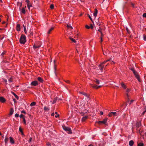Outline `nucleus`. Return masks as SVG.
Here are the masks:
<instances>
[{
	"label": "nucleus",
	"instance_id": "1",
	"mask_svg": "<svg viewBox=\"0 0 146 146\" xmlns=\"http://www.w3.org/2000/svg\"><path fill=\"white\" fill-rule=\"evenodd\" d=\"M19 41L21 43L23 44H25L26 42L25 36L23 35H22L20 38Z\"/></svg>",
	"mask_w": 146,
	"mask_h": 146
},
{
	"label": "nucleus",
	"instance_id": "2",
	"mask_svg": "<svg viewBox=\"0 0 146 146\" xmlns=\"http://www.w3.org/2000/svg\"><path fill=\"white\" fill-rule=\"evenodd\" d=\"M63 129L66 131H67L68 134H71L72 133V132L71 129L68 127H67L64 125L62 126Z\"/></svg>",
	"mask_w": 146,
	"mask_h": 146
},
{
	"label": "nucleus",
	"instance_id": "3",
	"mask_svg": "<svg viewBox=\"0 0 146 146\" xmlns=\"http://www.w3.org/2000/svg\"><path fill=\"white\" fill-rule=\"evenodd\" d=\"M108 118H105L102 121H100L97 122L99 124H101L102 123H103L105 125L107 124Z\"/></svg>",
	"mask_w": 146,
	"mask_h": 146
},
{
	"label": "nucleus",
	"instance_id": "4",
	"mask_svg": "<svg viewBox=\"0 0 146 146\" xmlns=\"http://www.w3.org/2000/svg\"><path fill=\"white\" fill-rule=\"evenodd\" d=\"M110 60H106V61H104L102 63L100 64V69L101 70H102L103 69L104 66V64L107 62L109 61Z\"/></svg>",
	"mask_w": 146,
	"mask_h": 146
},
{
	"label": "nucleus",
	"instance_id": "5",
	"mask_svg": "<svg viewBox=\"0 0 146 146\" xmlns=\"http://www.w3.org/2000/svg\"><path fill=\"white\" fill-rule=\"evenodd\" d=\"M40 47V45L39 44V43H35L33 46V48L34 49H35L37 48H39Z\"/></svg>",
	"mask_w": 146,
	"mask_h": 146
},
{
	"label": "nucleus",
	"instance_id": "6",
	"mask_svg": "<svg viewBox=\"0 0 146 146\" xmlns=\"http://www.w3.org/2000/svg\"><path fill=\"white\" fill-rule=\"evenodd\" d=\"M134 75H135V77L137 78V79L138 80L139 82H140V80L139 79V77L138 74L137 72L136 71L135 72V73H133Z\"/></svg>",
	"mask_w": 146,
	"mask_h": 146
},
{
	"label": "nucleus",
	"instance_id": "7",
	"mask_svg": "<svg viewBox=\"0 0 146 146\" xmlns=\"http://www.w3.org/2000/svg\"><path fill=\"white\" fill-rule=\"evenodd\" d=\"M56 62V60H54V72L55 74V75L56 76H57V74L56 73V65L55 64V62Z\"/></svg>",
	"mask_w": 146,
	"mask_h": 146
},
{
	"label": "nucleus",
	"instance_id": "8",
	"mask_svg": "<svg viewBox=\"0 0 146 146\" xmlns=\"http://www.w3.org/2000/svg\"><path fill=\"white\" fill-rule=\"evenodd\" d=\"M38 85V82L37 81H34L32 82L31 83V85L34 86H36Z\"/></svg>",
	"mask_w": 146,
	"mask_h": 146
},
{
	"label": "nucleus",
	"instance_id": "9",
	"mask_svg": "<svg viewBox=\"0 0 146 146\" xmlns=\"http://www.w3.org/2000/svg\"><path fill=\"white\" fill-rule=\"evenodd\" d=\"M6 100L3 97H0V102L2 103H4L5 102Z\"/></svg>",
	"mask_w": 146,
	"mask_h": 146
},
{
	"label": "nucleus",
	"instance_id": "10",
	"mask_svg": "<svg viewBox=\"0 0 146 146\" xmlns=\"http://www.w3.org/2000/svg\"><path fill=\"white\" fill-rule=\"evenodd\" d=\"M17 30L18 31H19L20 30V25L19 24H17L16 27Z\"/></svg>",
	"mask_w": 146,
	"mask_h": 146
},
{
	"label": "nucleus",
	"instance_id": "11",
	"mask_svg": "<svg viewBox=\"0 0 146 146\" xmlns=\"http://www.w3.org/2000/svg\"><path fill=\"white\" fill-rule=\"evenodd\" d=\"M37 80L38 81H39L40 82L42 83L44 81L43 80L42 78L40 77H38L37 78Z\"/></svg>",
	"mask_w": 146,
	"mask_h": 146
},
{
	"label": "nucleus",
	"instance_id": "12",
	"mask_svg": "<svg viewBox=\"0 0 146 146\" xmlns=\"http://www.w3.org/2000/svg\"><path fill=\"white\" fill-rule=\"evenodd\" d=\"M102 86H97L96 85H94L92 86V87L94 88H95L96 89H98L99 88H101L102 87Z\"/></svg>",
	"mask_w": 146,
	"mask_h": 146
},
{
	"label": "nucleus",
	"instance_id": "13",
	"mask_svg": "<svg viewBox=\"0 0 146 146\" xmlns=\"http://www.w3.org/2000/svg\"><path fill=\"white\" fill-rule=\"evenodd\" d=\"M97 13L98 10L96 9H95V11L94 13V15L95 17H96Z\"/></svg>",
	"mask_w": 146,
	"mask_h": 146
},
{
	"label": "nucleus",
	"instance_id": "14",
	"mask_svg": "<svg viewBox=\"0 0 146 146\" xmlns=\"http://www.w3.org/2000/svg\"><path fill=\"white\" fill-rule=\"evenodd\" d=\"M134 143V141L133 140H131L129 142V145L130 146H132Z\"/></svg>",
	"mask_w": 146,
	"mask_h": 146
},
{
	"label": "nucleus",
	"instance_id": "15",
	"mask_svg": "<svg viewBox=\"0 0 146 146\" xmlns=\"http://www.w3.org/2000/svg\"><path fill=\"white\" fill-rule=\"evenodd\" d=\"M9 140L10 141L11 143L13 144L14 143V141L13 140V138L11 137H9Z\"/></svg>",
	"mask_w": 146,
	"mask_h": 146
},
{
	"label": "nucleus",
	"instance_id": "16",
	"mask_svg": "<svg viewBox=\"0 0 146 146\" xmlns=\"http://www.w3.org/2000/svg\"><path fill=\"white\" fill-rule=\"evenodd\" d=\"M112 113L113 114V115L115 116V115H117L118 114H119V113L118 111H117L116 112H111V113Z\"/></svg>",
	"mask_w": 146,
	"mask_h": 146
},
{
	"label": "nucleus",
	"instance_id": "17",
	"mask_svg": "<svg viewBox=\"0 0 146 146\" xmlns=\"http://www.w3.org/2000/svg\"><path fill=\"white\" fill-rule=\"evenodd\" d=\"M80 93L82 94H83L85 96L88 97V95L85 93L83 92H80Z\"/></svg>",
	"mask_w": 146,
	"mask_h": 146
},
{
	"label": "nucleus",
	"instance_id": "18",
	"mask_svg": "<svg viewBox=\"0 0 146 146\" xmlns=\"http://www.w3.org/2000/svg\"><path fill=\"white\" fill-rule=\"evenodd\" d=\"M88 118V117L87 116H84L82 117V121H85Z\"/></svg>",
	"mask_w": 146,
	"mask_h": 146
},
{
	"label": "nucleus",
	"instance_id": "19",
	"mask_svg": "<svg viewBox=\"0 0 146 146\" xmlns=\"http://www.w3.org/2000/svg\"><path fill=\"white\" fill-rule=\"evenodd\" d=\"M19 131H20L21 132V134L22 135H24V133L23 132V131L22 129L21 128V127H20L19 128Z\"/></svg>",
	"mask_w": 146,
	"mask_h": 146
},
{
	"label": "nucleus",
	"instance_id": "20",
	"mask_svg": "<svg viewBox=\"0 0 146 146\" xmlns=\"http://www.w3.org/2000/svg\"><path fill=\"white\" fill-rule=\"evenodd\" d=\"M13 112H14V110H13V108H11L10 113V115H12L13 114Z\"/></svg>",
	"mask_w": 146,
	"mask_h": 146
},
{
	"label": "nucleus",
	"instance_id": "21",
	"mask_svg": "<svg viewBox=\"0 0 146 146\" xmlns=\"http://www.w3.org/2000/svg\"><path fill=\"white\" fill-rule=\"evenodd\" d=\"M12 94L15 96L16 98L18 100L19 99V97L18 96H17L15 93H14L13 92H12Z\"/></svg>",
	"mask_w": 146,
	"mask_h": 146
},
{
	"label": "nucleus",
	"instance_id": "22",
	"mask_svg": "<svg viewBox=\"0 0 146 146\" xmlns=\"http://www.w3.org/2000/svg\"><path fill=\"white\" fill-rule=\"evenodd\" d=\"M9 140V138L8 137H6L5 139V143L7 144V143L8 141Z\"/></svg>",
	"mask_w": 146,
	"mask_h": 146
},
{
	"label": "nucleus",
	"instance_id": "23",
	"mask_svg": "<svg viewBox=\"0 0 146 146\" xmlns=\"http://www.w3.org/2000/svg\"><path fill=\"white\" fill-rule=\"evenodd\" d=\"M21 12L24 14H25V11L24 8H22Z\"/></svg>",
	"mask_w": 146,
	"mask_h": 146
},
{
	"label": "nucleus",
	"instance_id": "24",
	"mask_svg": "<svg viewBox=\"0 0 146 146\" xmlns=\"http://www.w3.org/2000/svg\"><path fill=\"white\" fill-rule=\"evenodd\" d=\"M121 85L123 88H124V89H126V86L125 85L124 83L123 82H122L121 84Z\"/></svg>",
	"mask_w": 146,
	"mask_h": 146
},
{
	"label": "nucleus",
	"instance_id": "25",
	"mask_svg": "<svg viewBox=\"0 0 146 146\" xmlns=\"http://www.w3.org/2000/svg\"><path fill=\"white\" fill-rule=\"evenodd\" d=\"M36 104V102H33L31 103L30 105V106H34Z\"/></svg>",
	"mask_w": 146,
	"mask_h": 146
},
{
	"label": "nucleus",
	"instance_id": "26",
	"mask_svg": "<svg viewBox=\"0 0 146 146\" xmlns=\"http://www.w3.org/2000/svg\"><path fill=\"white\" fill-rule=\"evenodd\" d=\"M69 38L70 40H71L74 43H75L76 42V41L73 38H72L71 37H70Z\"/></svg>",
	"mask_w": 146,
	"mask_h": 146
},
{
	"label": "nucleus",
	"instance_id": "27",
	"mask_svg": "<svg viewBox=\"0 0 146 146\" xmlns=\"http://www.w3.org/2000/svg\"><path fill=\"white\" fill-rule=\"evenodd\" d=\"M54 29V28L53 27L51 28L48 31V34H50V32L52 30Z\"/></svg>",
	"mask_w": 146,
	"mask_h": 146
},
{
	"label": "nucleus",
	"instance_id": "28",
	"mask_svg": "<svg viewBox=\"0 0 146 146\" xmlns=\"http://www.w3.org/2000/svg\"><path fill=\"white\" fill-rule=\"evenodd\" d=\"M94 81L97 84H100V81H99L98 80L96 79L94 80Z\"/></svg>",
	"mask_w": 146,
	"mask_h": 146
},
{
	"label": "nucleus",
	"instance_id": "29",
	"mask_svg": "<svg viewBox=\"0 0 146 146\" xmlns=\"http://www.w3.org/2000/svg\"><path fill=\"white\" fill-rule=\"evenodd\" d=\"M102 29L101 27H99V29L98 30V31L102 32Z\"/></svg>",
	"mask_w": 146,
	"mask_h": 146
},
{
	"label": "nucleus",
	"instance_id": "30",
	"mask_svg": "<svg viewBox=\"0 0 146 146\" xmlns=\"http://www.w3.org/2000/svg\"><path fill=\"white\" fill-rule=\"evenodd\" d=\"M141 125V123H137V128H139Z\"/></svg>",
	"mask_w": 146,
	"mask_h": 146
},
{
	"label": "nucleus",
	"instance_id": "31",
	"mask_svg": "<svg viewBox=\"0 0 146 146\" xmlns=\"http://www.w3.org/2000/svg\"><path fill=\"white\" fill-rule=\"evenodd\" d=\"M143 143H140L138 144V146H143Z\"/></svg>",
	"mask_w": 146,
	"mask_h": 146
},
{
	"label": "nucleus",
	"instance_id": "32",
	"mask_svg": "<svg viewBox=\"0 0 146 146\" xmlns=\"http://www.w3.org/2000/svg\"><path fill=\"white\" fill-rule=\"evenodd\" d=\"M56 101H57V99H56V98H54L52 104H54L56 102Z\"/></svg>",
	"mask_w": 146,
	"mask_h": 146
},
{
	"label": "nucleus",
	"instance_id": "33",
	"mask_svg": "<svg viewBox=\"0 0 146 146\" xmlns=\"http://www.w3.org/2000/svg\"><path fill=\"white\" fill-rule=\"evenodd\" d=\"M130 69L133 71V73H135V72L136 71L135 70L134 68H131Z\"/></svg>",
	"mask_w": 146,
	"mask_h": 146
},
{
	"label": "nucleus",
	"instance_id": "34",
	"mask_svg": "<svg viewBox=\"0 0 146 146\" xmlns=\"http://www.w3.org/2000/svg\"><path fill=\"white\" fill-rule=\"evenodd\" d=\"M126 95L127 98V102H129V95L127 93Z\"/></svg>",
	"mask_w": 146,
	"mask_h": 146
},
{
	"label": "nucleus",
	"instance_id": "35",
	"mask_svg": "<svg viewBox=\"0 0 146 146\" xmlns=\"http://www.w3.org/2000/svg\"><path fill=\"white\" fill-rule=\"evenodd\" d=\"M126 29L127 31V33H129L130 32L129 30L128 29V28L127 27H126Z\"/></svg>",
	"mask_w": 146,
	"mask_h": 146
},
{
	"label": "nucleus",
	"instance_id": "36",
	"mask_svg": "<svg viewBox=\"0 0 146 146\" xmlns=\"http://www.w3.org/2000/svg\"><path fill=\"white\" fill-rule=\"evenodd\" d=\"M67 27L69 28H70L71 29H73V28L70 25H67Z\"/></svg>",
	"mask_w": 146,
	"mask_h": 146
},
{
	"label": "nucleus",
	"instance_id": "37",
	"mask_svg": "<svg viewBox=\"0 0 146 146\" xmlns=\"http://www.w3.org/2000/svg\"><path fill=\"white\" fill-rule=\"evenodd\" d=\"M27 6L29 9H30V7H31L32 6L31 5H29V4H27Z\"/></svg>",
	"mask_w": 146,
	"mask_h": 146
},
{
	"label": "nucleus",
	"instance_id": "38",
	"mask_svg": "<svg viewBox=\"0 0 146 146\" xmlns=\"http://www.w3.org/2000/svg\"><path fill=\"white\" fill-rule=\"evenodd\" d=\"M54 6L53 4H51L50 6V7L51 9H53L54 8Z\"/></svg>",
	"mask_w": 146,
	"mask_h": 146
},
{
	"label": "nucleus",
	"instance_id": "39",
	"mask_svg": "<svg viewBox=\"0 0 146 146\" xmlns=\"http://www.w3.org/2000/svg\"><path fill=\"white\" fill-rule=\"evenodd\" d=\"M9 82H13V80L12 78H9Z\"/></svg>",
	"mask_w": 146,
	"mask_h": 146
},
{
	"label": "nucleus",
	"instance_id": "40",
	"mask_svg": "<svg viewBox=\"0 0 146 146\" xmlns=\"http://www.w3.org/2000/svg\"><path fill=\"white\" fill-rule=\"evenodd\" d=\"M143 39L144 40L146 41V35H143Z\"/></svg>",
	"mask_w": 146,
	"mask_h": 146
},
{
	"label": "nucleus",
	"instance_id": "41",
	"mask_svg": "<svg viewBox=\"0 0 146 146\" xmlns=\"http://www.w3.org/2000/svg\"><path fill=\"white\" fill-rule=\"evenodd\" d=\"M24 31L25 33L26 34H27V31H26V27H24Z\"/></svg>",
	"mask_w": 146,
	"mask_h": 146
},
{
	"label": "nucleus",
	"instance_id": "42",
	"mask_svg": "<svg viewBox=\"0 0 146 146\" xmlns=\"http://www.w3.org/2000/svg\"><path fill=\"white\" fill-rule=\"evenodd\" d=\"M88 17H89V18H90V20L92 21L93 22V20H92V18L88 14Z\"/></svg>",
	"mask_w": 146,
	"mask_h": 146
},
{
	"label": "nucleus",
	"instance_id": "43",
	"mask_svg": "<svg viewBox=\"0 0 146 146\" xmlns=\"http://www.w3.org/2000/svg\"><path fill=\"white\" fill-rule=\"evenodd\" d=\"M23 121L24 123L25 124H26V121L25 119L24 118H23Z\"/></svg>",
	"mask_w": 146,
	"mask_h": 146
},
{
	"label": "nucleus",
	"instance_id": "44",
	"mask_svg": "<svg viewBox=\"0 0 146 146\" xmlns=\"http://www.w3.org/2000/svg\"><path fill=\"white\" fill-rule=\"evenodd\" d=\"M85 27L87 29H89L90 28V27L88 26V25H86L85 26Z\"/></svg>",
	"mask_w": 146,
	"mask_h": 146
},
{
	"label": "nucleus",
	"instance_id": "45",
	"mask_svg": "<svg viewBox=\"0 0 146 146\" xmlns=\"http://www.w3.org/2000/svg\"><path fill=\"white\" fill-rule=\"evenodd\" d=\"M143 17H146V13H144L143 15Z\"/></svg>",
	"mask_w": 146,
	"mask_h": 146
},
{
	"label": "nucleus",
	"instance_id": "46",
	"mask_svg": "<svg viewBox=\"0 0 146 146\" xmlns=\"http://www.w3.org/2000/svg\"><path fill=\"white\" fill-rule=\"evenodd\" d=\"M44 110H48V109L46 107H45L44 108Z\"/></svg>",
	"mask_w": 146,
	"mask_h": 146
},
{
	"label": "nucleus",
	"instance_id": "47",
	"mask_svg": "<svg viewBox=\"0 0 146 146\" xmlns=\"http://www.w3.org/2000/svg\"><path fill=\"white\" fill-rule=\"evenodd\" d=\"M19 116V115L17 113H16L15 115V117H18Z\"/></svg>",
	"mask_w": 146,
	"mask_h": 146
},
{
	"label": "nucleus",
	"instance_id": "48",
	"mask_svg": "<svg viewBox=\"0 0 146 146\" xmlns=\"http://www.w3.org/2000/svg\"><path fill=\"white\" fill-rule=\"evenodd\" d=\"M20 117L21 118H24V115L22 114H21L20 115Z\"/></svg>",
	"mask_w": 146,
	"mask_h": 146
},
{
	"label": "nucleus",
	"instance_id": "49",
	"mask_svg": "<svg viewBox=\"0 0 146 146\" xmlns=\"http://www.w3.org/2000/svg\"><path fill=\"white\" fill-rule=\"evenodd\" d=\"M90 28L92 29H93V26L92 24H90Z\"/></svg>",
	"mask_w": 146,
	"mask_h": 146
},
{
	"label": "nucleus",
	"instance_id": "50",
	"mask_svg": "<svg viewBox=\"0 0 146 146\" xmlns=\"http://www.w3.org/2000/svg\"><path fill=\"white\" fill-rule=\"evenodd\" d=\"M113 115V114L112 113H111V112L109 114V116L110 117H111L112 116V115Z\"/></svg>",
	"mask_w": 146,
	"mask_h": 146
},
{
	"label": "nucleus",
	"instance_id": "51",
	"mask_svg": "<svg viewBox=\"0 0 146 146\" xmlns=\"http://www.w3.org/2000/svg\"><path fill=\"white\" fill-rule=\"evenodd\" d=\"M134 100H131V101H130V103H129V104H131V103H132V102H133L134 101Z\"/></svg>",
	"mask_w": 146,
	"mask_h": 146
},
{
	"label": "nucleus",
	"instance_id": "52",
	"mask_svg": "<svg viewBox=\"0 0 146 146\" xmlns=\"http://www.w3.org/2000/svg\"><path fill=\"white\" fill-rule=\"evenodd\" d=\"M131 5L133 7H134V4L133 3H131Z\"/></svg>",
	"mask_w": 146,
	"mask_h": 146
},
{
	"label": "nucleus",
	"instance_id": "53",
	"mask_svg": "<svg viewBox=\"0 0 146 146\" xmlns=\"http://www.w3.org/2000/svg\"><path fill=\"white\" fill-rule=\"evenodd\" d=\"M32 137H30L29 139V142H31L32 140Z\"/></svg>",
	"mask_w": 146,
	"mask_h": 146
},
{
	"label": "nucleus",
	"instance_id": "54",
	"mask_svg": "<svg viewBox=\"0 0 146 146\" xmlns=\"http://www.w3.org/2000/svg\"><path fill=\"white\" fill-rule=\"evenodd\" d=\"M5 53L4 52H3L1 54V56H3V55L5 54Z\"/></svg>",
	"mask_w": 146,
	"mask_h": 146
},
{
	"label": "nucleus",
	"instance_id": "55",
	"mask_svg": "<svg viewBox=\"0 0 146 146\" xmlns=\"http://www.w3.org/2000/svg\"><path fill=\"white\" fill-rule=\"evenodd\" d=\"M100 113L101 115H102L103 114V113L102 111H101Z\"/></svg>",
	"mask_w": 146,
	"mask_h": 146
},
{
	"label": "nucleus",
	"instance_id": "56",
	"mask_svg": "<svg viewBox=\"0 0 146 146\" xmlns=\"http://www.w3.org/2000/svg\"><path fill=\"white\" fill-rule=\"evenodd\" d=\"M26 2H27L28 3V4H29L30 1L29 0H26Z\"/></svg>",
	"mask_w": 146,
	"mask_h": 146
},
{
	"label": "nucleus",
	"instance_id": "57",
	"mask_svg": "<svg viewBox=\"0 0 146 146\" xmlns=\"http://www.w3.org/2000/svg\"><path fill=\"white\" fill-rule=\"evenodd\" d=\"M130 90L129 89H127V90H126V91L127 92V93H128V92H129Z\"/></svg>",
	"mask_w": 146,
	"mask_h": 146
},
{
	"label": "nucleus",
	"instance_id": "58",
	"mask_svg": "<svg viewBox=\"0 0 146 146\" xmlns=\"http://www.w3.org/2000/svg\"><path fill=\"white\" fill-rule=\"evenodd\" d=\"M13 100L15 103L16 102V99L15 98H13Z\"/></svg>",
	"mask_w": 146,
	"mask_h": 146
},
{
	"label": "nucleus",
	"instance_id": "59",
	"mask_svg": "<svg viewBox=\"0 0 146 146\" xmlns=\"http://www.w3.org/2000/svg\"><path fill=\"white\" fill-rule=\"evenodd\" d=\"M21 112L23 113H25V112L24 110H23L21 111Z\"/></svg>",
	"mask_w": 146,
	"mask_h": 146
},
{
	"label": "nucleus",
	"instance_id": "60",
	"mask_svg": "<svg viewBox=\"0 0 146 146\" xmlns=\"http://www.w3.org/2000/svg\"><path fill=\"white\" fill-rule=\"evenodd\" d=\"M59 116V114L57 115H56L55 116V117H58Z\"/></svg>",
	"mask_w": 146,
	"mask_h": 146
},
{
	"label": "nucleus",
	"instance_id": "61",
	"mask_svg": "<svg viewBox=\"0 0 146 146\" xmlns=\"http://www.w3.org/2000/svg\"><path fill=\"white\" fill-rule=\"evenodd\" d=\"M4 81L6 83V84H7V80L6 79H5L4 80Z\"/></svg>",
	"mask_w": 146,
	"mask_h": 146
},
{
	"label": "nucleus",
	"instance_id": "62",
	"mask_svg": "<svg viewBox=\"0 0 146 146\" xmlns=\"http://www.w3.org/2000/svg\"><path fill=\"white\" fill-rule=\"evenodd\" d=\"M145 113V112L144 111L142 113H141V115H143Z\"/></svg>",
	"mask_w": 146,
	"mask_h": 146
},
{
	"label": "nucleus",
	"instance_id": "63",
	"mask_svg": "<svg viewBox=\"0 0 146 146\" xmlns=\"http://www.w3.org/2000/svg\"><path fill=\"white\" fill-rule=\"evenodd\" d=\"M54 113H52V114H51V115H52V116H54Z\"/></svg>",
	"mask_w": 146,
	"mask_h": 146
},
{
	"label": "nucleus",
	"instance_id": "64",
	"mask_svg": "<svg viewBox=\"0 0 146 146\" xmlns=\"http://www.w3.org/2000/svg\"><path fill=\"white\" fill-rule=\"evenodd\" d=\"M66 82L68 83H69V80H66Z\"/></svg>",
	"mask_w": 146,
	"mask_h": 146
}]
</instances>
